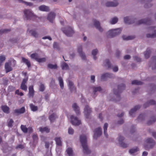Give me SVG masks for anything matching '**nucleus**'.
Here are the masks:
<instances>
[{"label":"nucleus","mask_w":156,"mask_h":156,"mask_svg":"<svg viewBox=\"0 0 156 156\" xmlns=\"http://www.w3.org/2000/svg\"><path fill=\"white\" fill-rule=\"evenodd\" d=\"M80 142L83 148V152L86 154H89L90 151L87 145V140L86 136L81 135L80 137Z\"/></svg>","instance_id":"f257e3e1"},{"label":"nucleus","mask_w":156,"mask_h":156,"mask_svg":"<svg viewBox=\"0 0 156 156\" xmlns=\"http://www.w3.org/2000/svg\"><path fill=\"white\" fill-rule=\"evenodd\" d=\"M122 30L121 28L111 30L107 32V36L108 38L113 37L120 34Z\"/></svg>","instance_id":"f03ea898"},{"label":"nucleus","mask_w":156,"mask_h":156,"mask_svg":"<svg viewBox=\"0 0 156 156\" xmlns=\"http://www.w3.org/2000/svg\"><path fill=\"white\" fill-rule=\"evenodd\" d=\"M24 13L26 20H33L36 16L30 9H26L24 10Z\"/></svg>","instance_id":"7ed1b4c3"},{"label":"nucleus","mask_w":156,"mask_h":156,"mask_svg":"<svg viewBox=\"0 0 156 156\" xmlns=\"http://www.w3.org/2000/svg\"><path fill=\"white\" fill-rule=\"evenodd\" d=\"M63 32L68 37L71 36L74 33V32L71 27H69L66 28L62 29Z\"/></svg>","instance_id":"20e7f679"},{"label":"nucleus","mask_w":156,"mask_h":156,"mask_svg":"<svg viewBox=\"0 0 156 156\" xmlns=\"http://www.w3.org/2000/svg\"><path fill=\"white\" fill-rule=\"evenodd\" d=\"M125 87V85L124 84H122L118 86V90L116 91L115 90H114V93L116 95V97L118 98H120L119 94L121 93L122 90L124 89Z\"/></svg>","instance_id":"39448f33"},{"label":"nucleus","mask_w":156,"mask_h":156,"mask_svg":"<svg viewBox=\"0 0 156 156\" xmlns=\"http://www.w3.org/2000/svg\"><path fill=\"white\" fill-rule=\"evenodd\" d=\"M152 21L150 19L147 18L146 19H144L140 20L137 22L136 24L137 25H140L142 24H144L147 25H150L152 24Z\"/></svg>","instance_id":"423d86ee"},{"label":"nucleus","mask_w":156,"mask_h":156,"mask_svg":"<svg viewBox=\"0 0 156 156\" xmlns=\"http://www.w3.org/2000/svg\"><path fill=\"white\" fill-rule=\"evenodd\" d=\"M70 118L71 123L73 125L78 126L81 123L80 121L78 120L76 117L72 115L71 116Z\"/></svg>","instance_id":"0eeeda50"},{"label":"nucleus","mask_w":156,"mask_h":156,"mask_svg":"<svg viewBox=\"0 0 156 156\" xmlns=\"http://www.w3.org/2000/svg\"><path fill=\"white\" fill-rule=\"evenodd\" d=\"M94 132L93 138L95 139H97V138L99 137L102 134L101 128V127H98L95 129Z\"/></svg>","instance_id":"6e6552de"},{"label":"nucleus","mask_w":156,"mask_h":156,"mask_svg":"<svg viewBox=\"0 0 156 156\" xmlns=\"http://www.w3.org/2000/svg\"><path fill=\"white\" fill-rule=\"evenodd\" d=\"M91 112V108L88 105L86 106L84 109V113L86 118H89Z\"/></svg>","instance_id":"1a4fd4ad"},{"label":"nucleus","mask_w":156,"mask_h":156,"mask_svg":"<svg viewBox=\"0 0 156 156\" xmlns=\"http://www.w3.org/2000/svg\"><path fill=\"white\" fill-rule=\"evenodd\" d=\"M28 80V77H27L26 78L23 79L21 84L20 86L21 89L25 91H26L27 90V87L26 85V83L27 81Z\"/></svg>","instance_id":"9d476101"},{"label":"nucleus","mask_w":156,"mask_h":156,"mask_svg":"<svg viewBox=\"0 0 156 156\" xmlns=\"http://www.w3.org/2000/svg\"><path fill=\"white\" fill-rule=\"evenodd\" d=\"M113 75L111 73H106L102 75L101 77V80L103 81L106 80L108 78H112Z\"/></svg>","instance_id":"9b49d317"},{"label":"nucleus","mask_w":156,"mask_h":156,"mask_svg":"<svg viewBox=\"0 0 156 156\" xmlns=\"http://www.w3.org/2000/svg\"><path fill=\"white\" fill-rule=\"evenodd\" d=\"M78 52L82 58L83 59L85 60L86 58V56L84 53L82 51V48L81 45H80L78 47Z\"/></svg>","instance_id":"f8f14e48"},{"label":"nucleus","mask_w":156,"mask_h":156,"mask_svg":"<svg viewBox=\"0 0 156 156\" xmlns=\"http://www.w3.org/2000/svg\"><path fill=\"white\" fill-rule=\"evenodd\" d=\"M155 28V27H151L149 28V30H153L154 33L152 34H147L146 35V36L147 37L152 38L156 37V30H154Z\"/></svg>","instance_id":"ddd939ff"},{"label":"nucleus","mask_w":156,"mask_h":156,"mask_svg":"<svg viewBox=\"0 0 156 156\" xmlns=\"http://www.w3.org/2000/svg\"><path fill=\"white\" fill-rule=\"evenodd\" d=\"M124 139L123 137L121 136L120 135H119V141L120 144V146L123 148H126L127 147V145L122 142V141Z\"/></svg>","instance_id":"4468645a"},{"label":"nucleus","mask_w":156,"mask_h":156,"mask_svg":"<svg viewBox=\"0 0 156 156\" xmlns=\"http://www.w3.org/2000/svg\"><path fill=\"white\" fill-rule=\"evenodd\" d=\"M25 107H23L20 109H17L15 110L13 113V114H22L25 112Z\"/></svg>","instance_id":"2eb2a0df"},{"label":"nucleus","mask_w":156,"mask_h":156,"mask_svg":"<svg viewBox=\"0 0 156 156\" xmlns=\"http://www.w3.org/2000/svg\"><path fill=\"white\" fill-rule=\"evenodd\" d=\"M55 14L53 12H51L48 15L47 19L51 23H53V21L55 19Z\"/></svg>","instance_id":"dca6fc26"},{"label":"nucleus","mask_w":156,"mask_h":156,"mask_svg":"<svg viewBox=\"0 0 156 156\" xmlns=\"http://www.w3.org/2000/svg\"><path fill=\"white\" fill-rule=\"evenodd\" d=\"M124 22L126 23L131 24L134 23L135 22L134 19L133 20L128 17H125L124 18Z\"/></svg>","instance_id":"f3484780"},{"label":"nucleus","mask_w":156,"mask_h":156,"mask_svg":"<svg viewBox=\"0 0 156 156\" xmlns=\"http://www.w3.org/2000/svg\"><path fill=\"white\" fill-rule=\"evenodd\" d=\"M29 92L28 95L29 97L33 98L34 97V89L33 86L31 85L29 87Z\"/></svg>","instance_id":"a211bd4d"},{"label":"nucleus","mask_w":156,"mask_h":156,"mask_svg":"<svg viewBox=\"0 0 156 156\" xmlns=\"http://www.w3.org/2000/svg\"><path fill=\"white\" fill-rule=\"evenodd\" d=\"M94 25L95 27L100 32H102L103 31V29L100 26V24L99 22L96 20H94Z\"/></svg>","instance_id":"6ab92c4d"},{"label":"nucleus","mask_w":156,"mask_h":156,"mask_svg":"<svg viewBox=\"0 0 156 156\" xmlns=\"http://www.w3.org/2000/svg\"><path fill=\"white\" fill-rule=\"evenodd\" d=\"M140 108L139 105L136 106L133 108L129 112V114L132 117H133V115Z\"/></svg>","instance_id":"aec40b11"},{"label":"nucleus","mask_w":156,"mask_h":156,"mask_svg":"<svg viewBox=\"0 0 156 156\" xmlns=\"http://www.w3.org/2000/svg\"><path fill=\"white\" fill-rule=\"evenodd\" d=\"M156 101L153 100H151L148 102L145 103L143 105L144 108H146L147 107L149 106L150 105H154L156 104Z\"/></svg>","instance_id":"412c9836"},{"label":"nucleus","mask_w":156,"mask_h":156,"mask_svg":"<svg viewBox=\"0 0 156 156\" xmlns=\"http://www.w3.org/2000/svg\"><path fill=\"white\" fill-rule=\"evenodd\" d=\"M11 64L9 62H6L5 64V68L6 73L12 70V68L10 66Z\"/></svg>","instance_id":"4be33fe9"},{"label":"nucleus","mask_w":156,"mask_h":156,"mask_svg":"<svg viewBox=\"0 0 156 156\" xmlns=\"http://www.w3.org/2000/svg\"><path fill=\"white\" fill-rule=\"evenodd\" d=\"M118 5L117 2H108L106 3V6L107 7H115L117 6Z\"/></svg>","instance_id":"5701e85b"},{"label":"nucleus","mask_w":156,"mask_h":156,"mask_svg":"<svg viewBox=\"0 0 156 156\" xmlns=\"http://www.w3.org/2000/svg\"><path fill=\"white\" fill-rule=\"evenodd\" d=\"M74 111L75 112L76 115H78L80 114V112L79 107L76 105V103H74L72 105Z\"/></svg>","instance_id":"b1692460"},{"label":"nucleus","mask_w":156,"mask_h":156,"mask_svg":"<svg viewBox=\"0 0 156 156\" xmlns=\"http://www.w3.org/2000/svg\"><path fill=\"white\" fill-rule=\"evenodd\" d=\"M22 62L25 63L28 68H29L31 66L30 62L28 59L24 57H22Z\"/></svg>","instance_id":"393cba45"},{"label":"nucleus","mask_w":156,"mask_h":156,"mask_svg":"<svg viewBox=\"0 0 156 156\" xmlns=\"http://www.w3.org/2000/svg\"><path fill=\"white\" fill-rule=\"evenodd\" d=\"M39 9L42 11L48 12L49 11L48 7L44 5H41L39 7Z\"/></svg>","instance_id":"a878e982"},{"label":"nucleus","mask_w":156,"mask_h":156,"mask_svg":"<svg viewBox=\"0 0 156 156\" xmlns=\"http://www.w3.org/2000/svg\"><path fill=\"white\" fill-rule=\"evenodd\" d=\"M1 108L4 112L6 114L9 113V108L8 106L6 105H2L1 106Z\"/></svg>","instance_id":"bb28decb"},{"label":"nucleus","mask_w":156,"mask_h":156,"mask_svg":"<svg viewBox=\"0 0 156 156\" xmlns=\"http://www.w3.org/2000/svg\"><path fill=\"white\" fill-rule=\"evenodd\" d=\"M29 32L31 34L32 36L35 38L37 37L38 36V34L35 30H30L29 31Z\"/></svg>","instance_id":"cd10ccee"},{"label":"nucleus","mask_w":156,"mask_h":156,"mask_svg":"<svg viewBox=\"0 0 156 156\" xmlns=\"http://www.w3.org/2000/svg\"><path fill=\"white\" fill-rule=\"evenodd\" d=\"M39 130L42 133L45 132L47 133H48L50 132V129L48 127H45L43 128L41 127H40L39 128Z\"/></svg>","instance_id":"c85d7f7f"},{"label":"nucleus","mask_w":156,"mask_h":156,"mask_svg":"<svg viewBox=\"0 0 156 156\" xmlns=\"http://www.w3.org/2000/svg\"><path fill=\"white\" fill-rule=\"evenodd\" d=\"M55 140L57 145L58 146L62 145V141L60 137H56Z\"/></svg>","instance_id":"c756f323"},{"label":"nucleus","mask_w":156,"mask_h":156,"mask_svg":"<svg viewBox=\"0 0 156 156\" xmlns=\"http://www.w3.org/2000/svg\"><path fill=\"white\" fill-rule=\"evenodd\" d=\"M56 118V115L55 114L53 113L50 116L49 119L51 122H54Z\"/></svg>","instance_id":"7c9ffc66"},{"label":"nucleus","mask_w":156,"mask_h":156,"mask_svg":"<svg viewBox=\"0 0 156 156\" xmlns=\"http://www.w3.org/2000/svg\"><path fill=\"white\" fill-rule=\"evenodd\" d=\"M68 85L69 88L71 91H72L73 90H76V87L73 86V82L70 80L69 81Z\"/></svg>","instance_id":"2f4dec72"},{"label":"nucleus","mask_w":156,"mask_h":156,"mask_svg":"<svg viewBox=\"0 0 156 156\" xmlns=\"http://www.w3.org/2000/svg\"><path fill=\"white\" fill-rule=\"evenodd\" d=\"M66 152L69 156H73V151L72 148H68L66 149Z\"/></svg>","instance_id":"473e14b6"},{"label":"nucleus","mask_w":156,"mask_h":156,"mask_svg":"<svg viewBox=\"0 0 156 156\" xmlns=\"http://www.w3.org/2000/svg\"><path fill=\"white\" fill-rule=\"evenodd\" d=\"M151 52V50L149 48H147L146 51L144 53V56L146 58H148L149 57L150 54Z\"/></svg>","instance_id":"72a5a7b5"},{"label":"nucleus","mask_w":156,"mask_h":156,"mask_svg":"<svg viewBox=\"0 0 156 156\" xmlns=\"http://www.w3.org/2000/svg\"><path fill=\"white\" fill-rule=\"evenodd\" d=\"M122 37L124 40H128L134 39L135 37V36H132L126 37L125 35H123L122 36Z\"/></svg>","instance_id":"f704fd0d"},{"label":"nucleus","mask_w":156,"mask_h":156,"mask_svg":"<svg viewBox=\"0 0 156 156\" xmlns=\"http://www.w3.org/2000/svg\"><path fill=\"white\" fill-rule=\"evenodd\" d=\"M108 126V124L107 123H105L104 124V134L105 135L106 137H108V135L107 133V128Z\"/></svg>","instance_id":"c9c22d12"},{"label":"nucleus","mask_w":156,"mask_h":156,"mask_svg":"<svg viewBox=\"0 0 156 156\" xmlns=\"http://www.w3.org/2000/svg\"><path fill=\"white\" fill-rule=\"evenodd\" d=\"M30 107L31 110L33 112L36 111L38 110L37 107L35 106L33 104H30Z\"/></svg>","instance_id":"e433bc0d"},{"label":"nucleus","mask_w":156,"mask_h":156,"mask_svg":"<svg viewBox=\"0 0 156 156\" xmlns=\"http://www.w3.org/2000/svg\"><path fill=\"white\" fill-rule=\"evenodd\" d=\"M105 66L107 67L108 69L111 68V65L108 59H106L105 62Z\"/></svg>","instance_id":"4c0bfd02"},{"label":"nucleus","mask_w":156,"mask_h":156,"mask_svg":"<svg viewBox=\"0 0 156 156\" xmlns=\"http://www.w3.org/2000/svg\"><path fill=\"white\" fill-rule=\"evenodd\" d=\"M58 79L60 87L62 89H63L64 87V83L63 80L62 78L61 77H59Z\"/></svg>","instance_id":"58836bf2"},{"label":"nucleus","mask_w":156,"mask_h":156,"mask_svg":"<svg viewBox=\"0 0 156 156\" xmlns=\"http://www.w3.org/2000/svg\"><path fill=\"white\" fill-rule=\"evenodd\" d=\"M156 120V119L154 117H152L151 118V120L148 121L147 122V125H151L152 123H154V122H155Z\"/></svg>","instance_id":"ea45409f"},{"label":"nucleus","mask_w":156,"mask_h":156,"mask_svg":"<svg viewBox=\"0 0 156 156\" xmlns=\"http://www.w3.org/2000/svg\"><path fill=\"white\" fill-rule=\"evenodd\" d=\"M48 68L52 69H56L57 68L56 64L53 65L51 64H48L47 65Z\"/></svg>","instance_id":"a19ab883"},{"label":"nucleus","mask_w":156,"mask_h":156,"mask_svg":"<svg viewBox=\"0 0 156 156\" xmlns=\"http://www.w3.org/2000/svg\"><path fill=\"white\" fill-rule=\"evenodd\" d=\"M30 57L34 59L37 61L38 58V56L37 54L35 53L31 55Z\"/></svg>","instance_id":"79ce46f5"},{"label":"nucleus","mask_w":156,"mask_h":156,"mask_svg":"<svg viewBox=\"0 0 156 156\" xmlns=\"http://www.w3.org/2000/svg\"><path fill=\"white\" fill-rule=\"evenodd\" d=\"M147 142L149 144H152V145H154L155 144L154 140L151 138H149L146 140Z\"/></svg>","instance_id":"37998d69"},{"label":"nucleus","mask_w":156,"mask_h":156,"mask_svg":"<svg viewBox=\"0 0 156 156\" xmlns=\"http://www.w3.org/2000/svg\"><path fill=\"white\" fill-rule=\"evenodd\" d=\"M20 128L23 133H27V128L26 126L21 125Z\"/></svg>","instance_id":"c03bdc74"},{"label":"nucleus","mask_w":156,"mask_h":156,"mask_svg":"<svg viewBox=\"0 0 156 156\" xmlns=\"http://www.w3.org/2000/svg\"><path fill=\"white\" fill-rule=\"evenodd\" d=\"M139 150V148L137 147H136L135 148L130 149L129 151V152L131 154H133L138 151Z\"/></svg>","instance_id":"a18cd8bd"},{"label":"nucleus","mask_w":156,"mask_h":156,"mask_svg":"<svg viewBox=\"0 0 156 156\" xmlns=\"http://www.w3.org/2000/svg\"><path fill=\"white\" fill-rule=\"evenodd\" d=\"M132 84H136L137 85H141L143 84V83L140 81L137 80H134L132 81Z\"/></svg>","instance_id":"49530a36"},{"label":"nucleus","mask_w":156,"mask_h":156,"mask_svg":"<svg viewBox=\"0 0 156 156\" xmlns=\"http://www.w3.org/2000/svg\"><path fill=\"white\" fill-rule=\"evenodd\" d=\"M98 52V50L97 49H95L93 50L92 51V54L93 55V58L94 60H96L97 57L96 56V55L97 54Z\"/></svg>","instance_id":"de8ad7c7"},{"label":"nucleus","mask_w":156,"mask_h":156,"mask_svg":"<svg viewBox=\"0 0 156 156\" xmlns=\"http://www.w3.org/2000/svg\"><path fill=\"white\" fill-rule=\"evenodd\" d=\"M151 59L153 62L155 63L154 66L152 67V69L154 70L156 69V56L152 57Z\"/></svg>","instance_id":"09e8293b"},{"label":"nucleus","mask_w":156,"mask_h":156,"mask_svg":"<svg viewBox=\"0 0 156 156\" xmlns=\"http://www.w3.org/2000/svg\"><path fill=\"white\" fill-rule=\"evenodd\" d=\"M62 69H68L69 68V67L68 65L65 62L63 63L61 65Z\"/></svg>","instance_id":"8fccbe9b"},{"label":"nucleus","mask_w":156,"mask_h":156,"mask_svg":"<svg viewBox=\"0 0 156 156\" xmlns=\"http://www.w3.org/2000/svg\"><path fill=\"white\" fill-rule=\"evenodd\" d=\"M118 21V19L116 17H114L110 21V23L112 24L116 23Z\"/></svg>","instance_id":"3c124183"},{"label":"nucleus","mask_w":156,"mask_h":156,"mask_svg":"<svg viewBox=\"0 0 156 156\" xmlns=\"http://www.w3.org/2000/svg\"><path fill=\"white\" fill-rule=\"evenodd\" d=\"M10 31V30L4 29L0 30V34H2L3 33H7L8 32Z\"/></svg>","instance_id":"603ef678"},{"label":"nucleus","mask_w":156,"mask_h":156,"mask_svg":"<svg viewBox=\"0 0 156 156\" xmlns=\"http://www.w3.org/2000/svg\"><path fill=\"white\" fill-rule=\"evenodd\" d=\"M33 138L34 143H37L38 140V136L37 134H34L33 136Z\"/></svg>","instance_id":"864d4df0"},{"label":"nucleus","mask_w":156,"mask_h":156,"mask_svg":"<svg viewBox=\"0 0 156 156\" xmlns=\"http://www.w3.org/2000/svg\"><path fill=\"white\" fill-rule=\"evenodd\" d=\"M45 89L44 84L41 83L39 86V90L41 91H43Z\"/></svg>","instance_id":"5fc2aeb1"},{"label":"nucleus","mask_w":156,"mask_h":156,"mask_svg":"<svg viewBox=\"0 0 156 156\" xmlns=\"http://www.w3.org/2000/svg\"><path fill=\"white\" fill-rule=\"evenodd\" d=\"M46 59L45 58H39L37 59V62H45Z\"/></svg>","instance_id":"6e6d98bb"},{"label":"nucleus","mask_w":156,"mask_h":156,"mask_svg":"<svg viewBox=\"0 0 156 156\" xmlns=\"http://www.w3.org/2000/svg\"><path fill=\"white\" fill-rule=\"evenodd\" d=\"M13 121L12 119H10L8 123V126L9 127H12V124Z\"/></svg>","instance_id":"4d7b16f0"},{"label":"nucleus","mask_w":156,"mask_h":156,"mask_svg":"<svg viewBox=\"0 0 156 156\" xmlns=\"http://www.w3.org/2000/svg\"><path fill=\"white\" fill-rule=\"evenodd\" d=\"M101 90V87H94V92L95 93L98 91H100Z\"/></svg>","instance_id":"13d9d810"},{"label":"nucleus","mask_w":156,"mask_h":156,"mask_svg":"<svg viewBox=\"0 0 156 156\" xmlns=\"http://www.w3.org/2000/svg\"><path fill=\"white\" fill-rule=\"evenodd\" d=\"M5 59V56L2 55L0 56V62L2 63Z\"/></svg>","instance_id":"bf43d9fd"},{"label":"nucleus","mask_w":156,"mask_h":156,"mask_svg":"<svg viewBox=\"0 0 156 156\" xmlns=\"http://www.w3.org/2000/svg\"><path fill=\"white\" fill-rule=\"evenodd\" d=\"M68 133L70 134H73L74 133V130L71 127H69L68 129Z\"/></svg>","instance_id":"052dcab7"},{"label":"nucleus","mask_w":156,"mask_h":156,"mask_svg":"<svg viewBox=\"0 0 156 156\" xmlns=\"http://www.w3.org/2000/svg\"><path fill=\"white\" fill-rule=\"evenodd\" d=\"M53 47L55 48L58 49V44L56 42H55L53 44Z\"/></svg>","instance_id":"680f3d73"},{"label":"nucleus","mask_w":156,"mask_h":156,"mask_svg":"<svg viewBox=\"0 0 156 156\" xmlns=\"http://www.w3.org/2000/svg\"><path fill=\"white\" fill-rule=\"evenodd\" d=\"M134 59L138 62H140L141 61V59L137 56H135L133 57Z\"/></svg>","instance_id":"e2e57ef3"},{"label":"nucleus","mask_w":156,"mask_h":156,"mask_svg":"<svg viewBox=\"0 0 156 156\" xmlns=\"http://www.w3.org/2000/svg\"><path fill=\"white\" fill-rule=\"evenodd\" d=\"M144 114H140L138 117V119H143L144 117Z\"/></svg>","instance_id":"0e129e2a"},{"label":"nucleus","mask_w":156,"mask_h":156,"mask_svg":"<svg viewBox=\"0 0 156 156\" xmlns=\"http://www.w3.org/2000/svg\"><path fill=\"white\" fill-rule=\"evenodd\" d=\"M23 148H24L23 146L21 144L18 145L16 147V148L23 149Z\"/></svg>","instance_id":"69168bd1"},{"label":"nucleus","mask_w":156,"mask_h":156,"mask_svg":"<svg viewBox=\"0 0 156 156\" xmlns=\"http://www.w3.org/2000/svg\"><path fill=\"white\" fill-rule=\"evenodd\" d=\"M28 131L29 133H31L33 132V129L32 127H30L27 128V131Z\"/></svg>","instance_id":"338daca9"},{"label":"nucleus","mask_w":156,"mask_h":156,"mask_svg":"<svg viewBox=\"0 0 156 156\" xmlns=\"http://www.w3.org/2000/svg\"><path fill=\"white\" fill-rule=\"evenodd\" d=\"M130 56L129 55H126L124 57V58L125 59H128L130 58Z\"/></svg>","instance_id":"774afa93"}]
</instances>
